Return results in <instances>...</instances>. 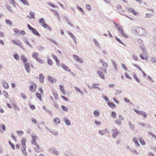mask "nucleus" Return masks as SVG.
I'll use <instances>...</instances> for the list:
<instances>
[{"instance_id":"338daca9","label":"nucleus","mask_w":156,"mask_h":156,"mask_svg":"<svg viewBox=\"0 0 156 156\" xmlns=\"http://www.w3.org/2000/svg\"><path fill=\"white\" fill-rule=\"evenodd\" d=\"M125 101L126 102H129L131 104H132V103L129 101V100L126 98H124Z\"/></svg>"},{"instance_id":"72a5a7b5","label":"nucleus","mask_w":156,"mask_h":156,"mask_svg":"<svg viewBox=\"0 0 156 156\" xmlns=\"http://www.w3.org/2000/svg\"><path fill=\"white\" fill-rule=\"evenodd\" d=\"M61 108L64 111L68 112L69 111V110L68 108L66 107V106H64V105H62L61 106Z\"/></svg>"},{"instance_id":"4d7b16f0","label":"nucleus","mask_w":156,"mask_h":156,"mask_svg":"<svg viewBox=\"0 0 156 156\" xmlns=\"http://www.w3.org/2000/svg\"><path fill=\"white\" fill-rule=\"evenodd\" d=\"M16 133L19 136H21L23 133V132L22 131H17Z\"/></svg>"},{"instance_id":"c756f323","label":"nucleus","mask_w":156,"mask_h":156,"mask_svg":"<svg viewBox=\"0 0 156 156\" xmlns=\"http://www.w3.org/2000/svg\"><path fill=\"white\" fill-rule=\"evenodd\" d=\"M64 19H65L67 21V22H68V24L70 25L72 27H73V24H72V23H70V22H69V20H68V18L66 16H64Z\"/></svg>"},{"instance_id":"e2e57ef3","label":"nucleus","mask_w":156,"mask_h":156,"mask_svg":"<svg viewBox=\"0 0 156 156\" xmlns=\"http://www.w3.org/2000/svg\"><path fill=\"white\" fill-rule=\"evenodd\" d=\"M10 2L12 4L14 7H16L15 3L13 0H9Z\"/></svg>"},{"instance_id":"49530a36","label":"nucleus","mask_w":156,"mask_h":156,"mask_svg":"<svg viewBox=\"0 0 156 156\" xmlns=\"http://www.w3.org/2000/svg\"><path fill=\"white\" fill-rule=\"evenodd\" d=\"M35 145H36L37 147L36 148H35V150L36 152H39V150L40 149V147L39 145L37 143L36 144H34Z\"/></svg>"},{"instance_id":"c85d7f7f","label":"nucleus","mask_w":156,"mask_h":156,"mask_svg":"<svg viewBox=\"0 0 156 156\" xmlns=\"http://www.w3.org/2000/svg\"><path fill=\"white\" fill-rule=\"evenodd\" d=\"M30 15L31 16V17L30 16H28V17H29L30 19H34L35 18V16H34V13L32 12H30Z\"/></svg>"},{"instance_id":"09e8293b","label":"nucleus","mask_w":156,"mask_h":156,"mask_svg":"<svg viewBox=\"0 0 156 156\" xmlns=\"http://www.w3.org/2000/svg\"><path fill=\"white\" fill-rule=\"evenodd\" d=\"M115 122L117 124H118L119 125H121V120L119 119H117L115 121Z\"/></svg>"},{"instance_id":"f704fd0d","label":"nucleus","mask_w":156,"mask_h":156,"mask_svg":"<svg viewBox=\"0 0 156 156\" xmlns=\"http://www.w3.org/2000/svg\"><path fill=\"white\" fill-rule=\"evenodd\" d=\"M54 121L56 123L59 124L60 123V120L59 118H55L54 119Z\"/></svg>"},{"instance_id":"ea45409f","label":"nucleus","mask_w":156,"mask_h":156,"mask_svg":"<svg viewBox=\"0 0 156 156\" xmlns=\"http://www.w3.org/2000/svg\"><path fill=\"white\" fill-rule=\"evenodd\" d=\"M98 83H93V86L91 87L92 88H97L98 89V90H100V88L98 87L95 86L94 85H98Z\"/></svg>"},{"instance_id":"0eeeda50","label":"nucleus","mask_w":156,"mask_h":156,"mask_svg":"<svg viewBox=\"0 0 156 156\" xmlns=\"http://www.w3.org/2000/svg\"><path fill=\"white\" fill-rule=\"evenodd\" d=\"M36 85L34 84L30 85L29 87L30 90L33 92H35L36 90Z\"/></svg>"},{"instance_id":"0e129e2a","label":"nucleus","mask_w":156,"mask_h":156,"mask_svg":"<svg viewBox=\"0 0 156 156\" xmlns=\"http://www.w3.org/2000/svg\"><path fill=\"white\" fill-rule=\"evenodd\" d=\"M86 8L87 9H88L89 11H90L91 10V6L88 4H87V5H86Z\"/></svg>"},{"instance_id":"2f4dec72","label":"nucleus","mask_w":156,"mask_h":156,"mask_svg":"<svg viewBox=\"0 0 156 156\" xmlns=\"http://www.w3.org/2000/svg\"><path fill=\"white\" fill-rule=\"evenodd\" d=\"M37 49L40 51H43L44 50V48L41 45L37 46Z\"/></svg>"},{"instance_id":"58836bf2","label":"nucleus","mask_w":156,"mask_h":156,"mask_svg":"<svg viewBox=\"0 0 156 156\" xmlns=\"http://www.w3.org/2000/svg\"><path fill=\"white\" fill-rule=\"evenodd\" d=\"M148 134L149 136H151L153 138L156 140V136L155 135L150 132L148 133Z\"/></svg>"},{"instance_id":"a878e982","label":"nucleus","mask_w":156,"mask_h":156,"mask_svg":"<svg viewBox=\"0 0 156 156\" xmlns=\"http://www.w3.org/2000/svg\"><path fill=\"white\" fill-rule=\"evenodd\" d=\"M129 125L131 128V129L133 130H134L135 127L131 123L130 121H129L128 123Z\"/></svg>"},{"instance_id":"4be33fe9","label":"nucleus","mask_w":156,"mask_h":156,"mask_svg":"<svg viewBox=\"0 0 156 156\" xmlns=\"http://www.w3.org/2000/svg\"><path fill=\"white\" fill-rule=\"evenodd\" d=\"M97 73L98 74V75L101 78H102L103 79H105L104 75L103 74V73L101 72V71H97Z\"/></svg>"},{"instance_id":"680f3d73","label":"nucleus","mask_w":156,"mask_h":156,"mask_svg":"<svg viewBox=\"0 0 156 156\" xmlns=\"http://www.w3.org/2000/svg\"><path fill=\"white\" fill-rule=\"evenodd\" d=\"M129 151H131V152H132L133 153H136V154H138V153L136 151V150H135V149H131V148H130V149H129Z\"/></svg>"},{"instance_id":"20e7f679","label":"nucleus","mask_w":156,"mask_h":156,"mask_svg":"<svg viewBox=\"0 0 156 156\" xmlns=\"http://www.w3.org/2000/svg\"><path fill=\"white\" fill-rule=\"evenodd\" d=\"M134 111L137 114L140 115L145 118H146L147 116V114L143 111H139L136 109H134Z\"/></svg>"},{"instance_id":"6e6552de","label":"nucleus","mask_w":156,"mask_h":156,"mask_svg":"<svg viewBox=\"0 0 156 156\" xmlns=\"http://www.w3.org/2000/svg\"><path fill=\"white\" fill-rule=\"evenodd\" d=\"M6 130V127L3 124H1L0 123V133H3Z\"/></svg>"},{"instance_id":"cd10ccee","label":"nucleus","mask_w":156,"mask_h":156,"mask_svg":"<svg viewBox=\"0 0 156 156\" xmlns=\"http://www.w3.org/2000/svg\"><path fill=\"white\" fill-rule=\"evenodd\" d=\"M43 27L45 28H47V30L50 31L51 30V27L47 24H44V26H43Z\"/></svg>"},{"instance_id":"a211bd4d","label":"nucleus","mask_w":156,"mask_h":156,"mask_svg":"<svg viewBox=\"0 0 156 156\" xmlns=\"http://www.w3.org/2000/svg\"><path fill=\"white\" fill-rule=\"evenodd\" d=\"M108 129H105L103 130H99L98 131V133L99 134H100V135H104L106 132L107 131Z\"/></svg>"},{"instance_id":"6ab92c4d","label":"nucleus","mask_w":156,"mask_h":156,"mask_svg":"<svg viewBox=\"0 0 156 156\" xmlns=\"http://www.w3.org/2000/svg\"><path fill=\"white\" fill-rule=\"evenodd\" d=\"M21 58L24 64L25 63H27V59L26 58L24 55H22L21 56Z\"/></svg>"},{"instance_id":"4468645a","label":"nucleus","mask_w":156,"mask_h":156,"mask_svg":"<svg viewBox=\"0 0 156 156\" xmlns=\"http://www.w3.org/2000/svg\"><path fill=\"white\" fill-rule=\"evenodd\" d=\"M63 121L66 123V124L68 126H69L70 124V122L69 120L66 117H65L63 118Z\"/></svg>"},{"instance_id":"39448f33","label":"nucleus","mask_w":156,"mask_h":156,"mask_svg":"<svg viewBox=\"0 0 156 156\" xmlns=\"http://www.w3.org/2000/svg\"><path fill=\"white\" fill-rule=\"evenodd\" d=\"M120 134V133L116 128L113 129L112 137L113 138H115L117 136Z\"/></svg>"},{"instance_id":"37998d69","label":"nucleus","mask_w":156,"mask_h":156,"mask_svg":"<svg viewBox=\"0 0 156 156\" xmlns=\"http://www.w3.org/2000/svg\"><path fill=\"white\" fill-rule=\"evenodd\" d=\"M94 44H95V45L96 46H97V47H100V48H101L100 47V46H99V44L98 43V42L95 39H94Z\"/></svg>"},{"instance_id":"603ef678","label":"nucleus","mask_w":156,"mask_h":156,"mask_svg":"<svg viewBox=\"0 0 156 156\" xmlns=\"http://www.w3.org/2000/svg\"><path fill=\"white\" fill-rule=\"evenodd\" d=\"M48 40H50L51 42H53V43L55 44V45H57V42H56L55 41V40H53L51 38H48Z\"/></svg>"},{"instance_id":"de8ad7c7","label":"nucleus","mask_w":156,"mask_h":156,"mask_svg":"<svg viewBox=\"0 0 156 156\" xmlns=\"http://www.w3.org/2000/svg\"><path fill=\"white\" fill-rule=\"evenodd\" d=\"M13 56L16 60H19V57L17 54H14L13 55Z\"/></svg>"},{"instance_id":"a18cd8bd","label":"nucleus","mask_w":156,"mask_h":156,"mask_svg":"<svg viewBox=\"0 0 156 156\" xmlns=\"http://www.w3.org/2000/svg\"><path fill=\"white\" fill-rule=\"evenodd\" d=\"M37 61L39 62L40 63L43 64L44 63V61L41 58H38L36 59Z\"/></svg>"},{"instance_id":"c03bdc74","label":"nucleus","mask_w":156,"mask_h":156,"mask_svg":"<svg viewBox=\"0 0 156 156\" xmlns=\"http://www.w3.org/2000/svg\"><path fill=\"white\" fill-rule=\"evenodd\" d=\"M5 23H6L10 25H12V22L10 20H6Z\"/></svg>"},{"instance_id":"8fccbe9b","label":"nucleus","mask_w":156,"mask_h":156,"mask_svg":"<svg viewBox=\"0 0 156 156\" xmlns=\"http://www.w3.org/2000/svg\"><path fill=\"white\" fill-rule=\"evenodd\" d=\"M102 65L103 68H104V69H106L107 68L108 64L106 62H105L103 63Z\"/></svg>"},{"instance_id":"5701e85b","label":"nucleus","mask_w":156,"mask_h":156,"mask_svg":"<svg viewBox=\"0 0 156 156\" xmlns=\"http://www.w3.org/2000/svg\"><path fill=\"white\" fill-rule=\"evenodd\" d=\"M2 85L4 88L7 89L9 88L8 84L5 81H3L2 82Z\"/></svg>"},{"instance_id":"a19ab883","label":"nucleus","mask_w":156,"mask_h":156,"mask_svg":"<svg viewBox=\"0 0 156 156\" xmlns=\"http://www.w3.org/2000/svg\"><path fill=\"white\" fill-rule=\"evenodd\" d=\"M116 113L114 112H112L111 113V117L114 119L115 118Z\"/></svg>"},{"instance_id":"f03ea898","label":"nucleus","mask_w":156,"mask_h":156,"mask_svg":"<svg viewBox=\"0 0 156 156\" xmlns=\"http://www.w3.org/2000/svg\"><path fill=\"white\" fill-rule=\"evenodd\" d=\"M116 29L118 30L120 33L125 38L128 37L123 32V30L121 28V27L118 24L116 23L115 22H114Z\"/></svg>"},{"instance_id":"13d9d810","label":"nucleus","mask_w":156,"mask_h":156,"mask_svg":"<svg viewBox=\"0 0 156 156\" xmlns=\"http://www.w3.org/2000/svg\"><path fill=\"white\" fill-rule=\"evenodd\" d=\"M9 145H11L12 148L13 150H14L15 149V147L14 145L12 143H11L10 141H9Z\"/></svg>"},{"instance_id":"dca6fc26","label":"nucleus","mask_w":156,"mask_h":156,"mask_svg":"<svg viewBox=\"0 0 156 156\" xmlns=\"http://www.w3.org/2000/svg\"><path fill=\"white\" fill-rule=\"evenodd\" d=\"M44 77L42 74H40L39 75V79L41 83H43L44 82Z\"/></svg>"},{"instance_id":"f257e3e1","label":"nucleus","mask_w":156,"mask_h":156,"mask_svg":"<svg viewBox=\"0 0 156 156\" xmlns=\"http://www.w3.org/2000/svg\"><path fill=\"white\" fill-rule=\"evenodd\" d=\"M135 33L137 35L143 36L146 35V33L145 30L141 27H137L135 29Z\"/></svg>"},{"instance_id":"9d476101","label":"nucleus","mask_w":156,"mask_h":156,"mask_svg":"<svg viewBox=\"0 0 156 156\" xmlns=\"http://www.w3.org/2000/svg\"><path fill=\"white\" fill-rule=\"evenodd\" d=\"M12 42L16 45L20 47L21 48L22 47V43L18 41H16L14 40H12Z\"/></svg>"},{"instance_id":"aec40b11","label":"nucleus","mask_w":156,"mask_h":156,"mask_svg":"<svg viewBox=\"0 0 156 156\" xmlns=\"http://www.w3.org/2000/svg\"><path fill=\"white\" fill-rule=\"evenodd\" d=\"M26 139L25 138H23L21 140L22 144L23 145V147L26 148Z\"/></svg>"},{"instance_id":"ddd939ff","label":"nucleus","mask_w":156,"mask_h":156,"mask_svg":"<svg viewBox=\"0 0 156 156\" xmlns=\"http://www.w3.org/2000/svg\"><path fill=\"white\" fill-rule=\"evenodd\" d=\"M24 66L25 67V69L29 73L30 72V65L28 63H25L24 64Z\"/></svg>"},{"instance_id":"393cba45","label":"nucleus","mask_w":156,"mask_h":156,"mask_svg":"<svg viewBox=\"0 0 156 156\" xmlns=\"http://www.w3.org/2000/svg\"><path fill=\"white\" fill-rule=\"evenodd\" d=\"M100 113L98 110H94V115L95 117H97L100 114Z\"/></svg>"},{"instance_id":"423d86ee","label":"nucleus","mask_w":156,"mask_h":156,"mask_svg":"<svg viewBox=\"0 0 156 156\" xmlns=\"http://www.w3.org/2000/svg\"><path fill=\"white\" fill-rule=\"evenodd\" d=\"M34 134L33 133L31 134V136L32 138V141L31 142V144H36L37 142H36V140L37 139V137L36 136H34Z\"/></svg>"},{"instance_id":"6e6d98bb","label":"nucleus","mask_w":156,"mask_h":156,"mask_svg":"<svg viewBox=\"0 0 156 156\" xmlns=\"http://www.w3.org/2000/svg\"><path fill=\"white\" fill-rule=\"evenodd\" d=\"M122 68L124 69V70H125V71H128V69L126 67V66H125V65L124 64L122 63Z\"/></svg>"},{"instance_id":"864d4df0","label":"nucleus","mask_w":156,"mask_h":156,"mask_svg":"<svg viewBox=\"0 0 156 156\" xmlns=\"http://www.w3.org/2000/svg\"><path fill=\"white\" fill-rule=\"evenodd\" d=\"M153 15V14H149L147 13L146 14L145 17L147 18H149L151 16H152Z\"/></svg>"},{"instance_id":"bb28decb","label":"nucleus","mask_w":156,"mask_h":156,"mask_svg":"<svg viewBox=\"0 0 156 156\" xmlns=\"http://www.w3.org/2000/svg\"><path fill=\"white\" fill-rule=\"evenodd\" d=\"M36 95L37 98H38L41 101H42V99L41 98V95L40 94L37 92L36 93Z\"/></svg>"},{"instance_id":"5fc2aeb1","label":"nucleus","mask_w":156,"mask_h":156,"mask_svg":"<svg viewBox=\"0 0 156 156\" xmlns=\"http://www.w3.org/2000/svg\"><path fill=\"white\" fill-rule=\"evenodd\" d=\"M3 94L4 95L5 97L6 98H7V97L9 96L7 92L5 90H4L3 91Z\"/></svg>"},{"instance_id":"1a4fd4ad","label":"nucleus","mask_w":156,"mask_h":156,"mask_svg":"<svg viewBox=\"0 0 156 156\" xmlns=\"http://www.w3.org/2000/svg\"><path fill=\"white\" fill-rule=\"evenodd\" d=\"M49 151L51 153L54 154L56 155H57L58 154V152L54 148H51L49 150Z\"/></svg>"},{"instance_id":"052dcab7","label":"nucleus","mask_w":156,"mask_h":156,"mask_svg":"<svg viewBox=\"0 0 156 156\" xmlns=\"http://www.w3.org/2000/svg\"><path fill=\"white\" fill-rule=\"evenodd\" d=\"M125 76L126 78L130 80L132 79V78L128 75V74L127 73H125Z\"/></svg>"},{"instance_id":"9b49d317","label":"nucleus","mask_w":156,"mask_h":156,"mask_svg":"<svg viewBox=\"0 0 156 156\" xmlns=\"http://www.w3.org/2000/svg\"><path fill=\"white\" fill-rule=\"evenodd\" d=\"M48 79L49 81L51 83H55L56 82V79L55 78H53V77L51 76H48Z\"/></svg>"},{"instance_id":"774afa93","label":"nucleus","mask_w":156,"mask_h":156,"mask_svg":"<svg viewBox=\"0 0 156 156\" xmlns=\"http://www.w3.org/2000/svg\"><path fill=\"white\" fill-rule=\"evenodd\" d=\"M53 94L54 95V98L56 99H58V94H57V93H55L54 92L53 93Z\"/></svg>"},{"instance_id":"4c0bfd02","label":"nucleus","mask_w":156,"mask_h":156,"mask_svg":"<svg viewBox=\"0 0 156 156\" xmlns=\"http://www.w3.org/2000/svg\"><path fill=\"white\" fill-rule=\"evenodd\" d=\"M26 149V148H24L23 147V149H22V153L23 154L25 155V156H27V153L26 151L25 150Z\"/></svg>"},{"instance_id":"e433bc0d","label":"nucleus","mask_w":156,"mask_h":156,"mask_svg":"<svg viewBox=\"0 0 156 156\" xmlns=\"http://www.w3.org/2000/svg\"><path fill=\"white\" fill-rule=\"evenodd\" d=\"M68 33V34L72 38L73 40H75V39H76L75 37L69 31Z\"/></svg>"},{"instance_id":"412c9836","label":"nucleus","mask_w":156,"mask_h":156,"mask_svg":"<svg viewBox=\"0 0 156 156\" xmlns=\"http://www.w3.org/2000/svg\"><path fill=\"white\" fill-rule=\"evenodd\" d=\"M133 141L134 142L135 144L136 145V147H138L140 146V144L138 143L137 138L136 137H134L133 139Z\"/></svg>"},{"instance_id":"f3484780","label":"nucleus","mask_w":156,"mask_h":156,"mask_svg":"<svg viewBox=\"0 0 156 156\" xmlns=\"http://www.w3.org/2000/svg\"><path fill=\"white\" fill-rule=\"evenodd\" d=\"M108 105L111 108H114L116 107V106L115 104L114 103H112L110 101H108Z\"/></svg>"},{"instance_id":"7c9ffc66","label":"nucleus","mask_w":156,"mask_h":156,"mask_svg":"<svg viewBox=\"0 0 156 156\" xmlns=\"http://www.w3.org/2000/svg\"><path fill=\"white\" fill-rule=\"evenodd\" d=\"M25 5L27 6H29L30 5L29 3L27 1V0H20Z\"/></svg>"},{"instance_id":"bf43d9fd","label":"nucleus","mask_w":156,"mask_h":156,"mask_svg":"<svg viewBox=\"0 0 156 156\" xmlns=\"http://www.w3.org/2000/svg\"><path fill=\"white\" fill-rule=\"evenodd\" d=\"M77 8L79 10L81 11L83 14H84V12L82 8H81L79 6H77Z\"/></svg>"},{"instance_id":"b1692460","label":"nucleus","mask_w":156,"mask_h":156,"mask_svg":"<svg viewBox=\"0 0 156 156\" xmlns=\"http://www.w3.org/2000/svg\"><path fill=\"white\" fill-rule=\"evenodd\" d=\"M138 139L140 141V143L142 145H145V142L143 140V138L140 137L138 138Z\"/></svg>"},{"instance_id":"2eb2a0df","label":"nucleus","mask_w":156,"mask_h":156,"mask_svg":"<svg viewBox=\"0 0 156 156\" xmlns=\"http://www.w3.org/2000/svg\"><path fill=\"white\" fill-rule=\"evenodd\" d=\"M39 23L43 27L44 26V24H46L45 23V21L44 19L43 18H41L39 20Z\"/></svg>"},{"instance_id":"c9c22d12","label":"nucleus","mask_w":156,"mask_h":156,"mask_svg":"<svg viewBox=\"0 0 156 156\" xmlns=\"http://www.w3.org/2000/svg\"><path fill=\"white\" fill-rule=\"evenodd\" d=\"M115 38L116 39V40L119 43L122 44V45H123L124 46H126L125 44L122 41H121L119 38L115 37Z\"/></svg>"},{"instance_id":"3c124183","label":"nucleus","mask_w":156,"mask_h":156,"mask_svg":"<svg viewBox=\"0 0 156 156\" xmlns=\"http://www.w3.org/2000/svg\"><path fill=\"white\" fill-rule=\"evenodd\" d=\"M6 8L10 12H12V10L11 7L8 5L6 6Z\"/></svg>"},{"instance_id":"473e14b6","label":"nucleus","mask_w":156,"mask_h":156,"mask_svg":"<svg viewBox=\"0 0 156 156\" xmlns=\"http://www.w3.org/2000/svg\"><path fill=\"white\" fill-rule=\"evenodd\" d=\"M38 55V53L37 52H34L33 53L32 56L35 59H37V58H38V57H37Z\"/></svg>"},{"instance_id":"69168bd1","label":"nucleus","mask_w":156,"mask_h":156,"mask_svg":"<svg viewBox=\"0 0 156 156\" xmlns=\"http://www.w3.org/2000/svg\"><path fill=\"white\" fill-rule=\"evenodd\" d=\"M13 107L14 108L17 110V111H19V107L16 105H13Z\"/></svg>"},{"instance_id":"79ce46f5","label":"nucleus","mask_w":156,"mask_h":156,"mask_svg":"<svg viewBox=\"0 0 156 156\" xmlns=\"http://www.w3.org/2000/svg\"><path fill=\"white\" fill-rule=\"evenodd\" d=\"M48 63L50 66H51L53 65V62L50 59H48Z\"/></svg>"},{"instance_id":"f8f14e48","label":"nucleus","mask_w":156,"mask_h":156,"mask_svg":"<svg viewBox=\"0 0 156 156\" xmlns=\"http://www.w3.org/2000/svg\"><path fill=\"white\" fill-rule=\"evenodd\" d=\"M62 67L63 68V69L64 70H65L66 71L68 72L69 73H71V70L68 67L65 65L64 64H62Z\"/></svg>"},{"instance_id":"7ed1b4c3","label":"nucleus","mask_w":156,"mask_h":156,"mask_svg":"<svg viewBox=\"0 0 156 156\" xmlns=\"http://www.w3.org/2000/svg\"><path fill=\"white\" fill-rule=\"evenodd\" d=\"M27 26L29 29L32 31V32L33 34L37 36L38 37H40V34L35 28L32 27L29 24H28Z\"/></svg>"}]
</instances>
